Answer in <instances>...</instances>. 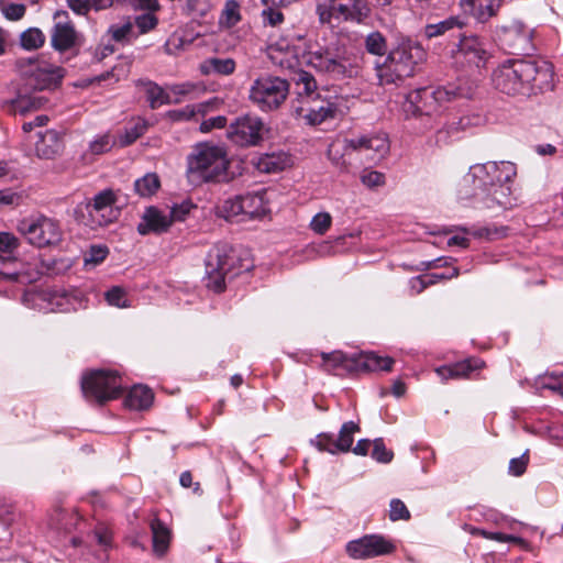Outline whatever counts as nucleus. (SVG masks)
Masks as SVG:
<instances>
[{"instance_id":"f257e3e1","label":"nucleus","mask_w":563,"mask_h":563,"mask_svg":"<svg viewBox=\"0 0 563 563\" xmlns=\"http://www.w3.org/2000/svg\"><path fill=\"white\" fill-rule=\"evenodd\" d=\"M284 62L292 69L289 80L284 79V99L286 92L292 87L297 96L291 103V113L296 119H303L309 125H318L328 119L335 118L339 107L333 101H322L312 107L319 98L314 77L305 70H295L302 65H310L317 71L329 75L334 79L351 76L354 60L344 45L330 43L314 52L307 51L305 35H297L296 43H288L284 48Z\"/></svg>"},{"instance_id":"f03ea898","label":"nucleus","mask_w":563,"mask_h":563,"mask_svg":"<svg viewBox=\"0 0 563 563\" xmlns=\"http://www.w3.org/2000/svg\"><path fill=\"white\" fill-rule=\"evenodd\" d=\"M517 175L516 165L511 162H487L470 167L464 177L466 185L472 184L471 191L461 190L465 198H473L478 208L497 210L514 206L510 183Z\"/></svg>"},{"instance_id":"7ed1b4c3","label":"nucleus","mask_w":563,"mask_h":563,"mask_svg":"<svg viewBox=\"0 0 563 563\" xmlns=\"http://www.w3.org/2000/svg\"><path fill=\"white\" fill-rule=\"evenodd\" d=\"M553 66L543 59H508L492 74L496 90L507 96H529L553 87Z\"/></svg>"},{"instance_id":"20e7f679","label":"nucleus","mask_w":563,"mask_h":563,"mask_svg":"<svg viewBox=\"0 0 563 563\" xmlns=\"http://www.w3.org/2000/svg\"><path fill=\"white\" fill-rule=\"evenodd\" d=\"M426 57L422 46L412 38L399 34L382 64H376V77L379 85H391L413 76L416 67Z\"/></svg>"},{"instance_id":"39448f33","label":"nucleus","mask_w":563,"mask_h":563,"mask_svg":"<svg viewBox=\"0 0 563 563\" xmlns=\"http://www.w3.org/2000/svg\"><path fill=\"white\" fill-rule=\"evenodd\" d=\"M186 175L191 184L228 183L230 161L225 147L198 143L187 156Z\"/></svg>"},{"instance_id":"423d86ee","label":"nucleus","mask_w":563,"mask_h":563,"mask_svg":"<svg viewBox=\"0 0 563 563\" xmlns=\"http://www.w3.org/2000/svg\"><path fill=\"white\" fill-rule=\"evenodd\" d=\"M249 268L243 265L231 246L217 244L208 252L206 258L205 286L216 294H221L227 289L228 283Z\"/></svg>"},{"instance_id":"0eeeda50","label":"nucleus","mask_w":563,"mask_h":563,"mask_svg":"<svg viewBox=\"0 0 563 563\" xmlns=\"http://www.w3.org/2000/svg\"><path fill=\"white\" fill-rule=\"evenodd\" d=\"M265 196L266 190L262 189L229 198L217 207V214L232 222L262 219L269 211Z\"/></svg>"},{"instance_id":"6e6552de","label":"nucleus","mask_w":563,"mask_h":563,"mask_svg":"<svg viewBox=\"0 0 563 563\" xmlns=\"http://www.w3.org/2000/svg\"><path fill=\"white\" fill-rule=\"evenodd\" d=\"M16 230L29 244L37 249L59 246L64 236L59 221L46 216L22 219Z\"/></svg>"},{"instance_id":"1a4fd4ad","label":"nucleus","mask_w":563,"mask_h":563,"mask_svg":"<svg viewBox=\"0 0 563 563\" xmlns=\"http://www.w3.org/2000/svg\"><path fill=\"white\" fill-rule=\"evenodd\" d=\"M15 67L25 86L33 90H54L62 85L64 68L53 66L38 58H19Z\"/></svg>"},{"instance_id":"9d476101","label":"nucleus","mask_w":563,"mask_h":563,"mask_svg":"<svg viewBox=\"0 0 563 563\" xmlns=\"http://www.w3.org/2000/svg\"><path fill=\"white\" fill-rule=\"evenodd\" d=\"M81 391L88 401L103 405L122 395L121 376L114 371H91L81 378Z\"/></svg>"},{"instance_id":"9b49d317","label":"nucleus","mask_w":563,"mask_h":563,"mask_svg":"<svg viewBox=\"0 0 563 563\" xmlns=\"http://www.w3.org/2000/svg\"><path fill=\"white\" fill-rule=\"evenodd\" d=\"M317 13L322 23L332 19L360 23L367 18L369 8L365 0H327L318 4Z\"/></svg>"},{"instance_id":"f8f14e48","label":"nucleus","mask_w":563,"mask_h":563,"mask_svg":"<svg viewBox=\"0 0 563 563\" xmlns=\"http://www.w3.org/2000/svg\"><path fill=\"white\" fill-rule=\"evenodd\" d=\"M496 35L509 53L529 55L534 51L533 30L521 20L515 19L498 26Z\"/></svg>"},{"instance_id":"ddd939ff","label":"nucleus","mask_w":563,"mask_h":563,"mask_svg":"<svg viewBox=\"0 0 563 563\" xmlns=\"http://www.w3.org/2000/svg\"><path fill=\"white\" fill-rule=\"evenodd\" d=\"M264 123L251 114L235 118L227 130V137L234 145L240 147L257 146L263 141Z\"/></svg>"},{"instance_id":"4468645a","label":"nucleus","mask_w":563,"mask_h":563,"mask_svg":"<svg viewBox=\"0 0 563 563\" xmlns=\"http://www.w3.org/2000/svg\"><path fill=\"white\" fill-rule=\"evenodd\" d=\"M250 99L262 111L277 110L282 104V78L278 76L257 78L251 87Z\"/></svg>"},{"instance_id":"2eb2a0df","label":"nucleus","mask_w":563,"mask_h":563,"mask_svg":"<svg viewBox=\"0 0 563 563\" xmlns=\"http://www.w3.org/2000/svg\"><path fill=\"white\" fill-rule=\"evenodd\" d=\"M446 102L448 91L444 88L423 87L408 93L406 110L415 115H431Z\"/></svg>"},{"instance_id":"dca6fc26","label":"nucleus","mask_w":563,"mask_h":563,"mask_svg":"<svg viewBox=\"0 0 563 563\" xmlns=\"http://www.w3.org/2000/svg\"><path fill=\"white\" fill-rule=\"evenodd\" d=\"M54 25L51 31V45L59 53L73 49L78 45L79 35L71 22L69 14L65 10H58L54 13Z\"/></svg>"},{"instance_id":"f3484780","label":"nucleus","mask_w":563,"mask_h":563,"mask_svg":"<svg viewBox=\"0 0 563 563\" xmlns=\"http://www.w3.org/2000/svg\"><path fill=\"white\" fill-rule=\"evenodd\" d=\"M394 550L395 545L389 540L377 534L364 536L346 545L349 555L357 560L390 554Z\"/></svg>"},{"instance_id":"a211bd4d","label":"nucleus","mask_w":563,"mask_h":563,"mask_svg":"<svg viewBox=\"0 0 563 563\" xmlns=\"http://www.w3.org/2000/svg\"><path fill=\"white\" fill-rule=\"evenodd\" d=\"M455 63L467 64L479 68L484 66L489 58L486 43L478 36H463L455 51L452 54Z\"/></svg>"},{"instance_id":"6ab92c4d","label":"nucleus","mask_w":563,"mask_h":563,"mask_svg":"<svg viewBox=\"0 0 563 563\" xmlns=\"http://www.w3.org/2000/svg\"><path fill=\"white\" fill-rule=\"evenodd\" d=\"M360 431L358 424L347 421L342 424L338 439L331 433H320L311 443L322 452L335 454L338 452H347L353 444V434Z\"/></svg>"},{"instance_id":"aec40b11","label":"nucleus","mask_w":563,"mask_h":563,"mask_svg":"<svg viewBox=\"0 0 563 563\" xmlns=\"http://www.w3.org/2000/svg\"><path fill=\"white\" fill-rule=\"evenodd\" d=\"M345 147L372 153V159H380L389 152V141L385 133H376L345 140Z\"/></svg>"},{"instance_id":"412c9836","label":"nucleus","mask_w":563,"mask_h":563,"mask_svg":"<svg viewBox=\"0 0 563 563\" xmlns=\"http://www.w3.org/2000/svg\"><path fill=\"white\" fill-rule=\"evenodd\" d=\"M172 224L173 220H170L169 217L152 206L145 209L142 220L137 224V232L141 235L148 233L161 234L167 232Z\"/></svg>"},{"instance_id":"4be33fe9","label":"nucleus","mask_w":563,"mask_h":563,"mask_svg":"<svg viewBox=\"0 0 563 563\" xmlns=\"http://www.w3.org/2000/svg\"><path fill=\"white\" fill-rule=\"evenodd\" d=\"M64 150L62 135L55 130H47L40 134V140L35 144V153L40 158L53 159L60 155Z\"/></svg>"},{"instance_id":"5701e85b","label":"nucleus","mask_w":563,"mask_h":563,"mask_svg":"<svg viewBox=\"0 0 563 563\" xmlns=\"http://www.w3.org/2000/svg\"><path fill=\"white\" fill-rule=\"evenodd\" d=\"M150 528L152 531L153 552L158 558H163L168 552L172 541V531L157 517L151 520Z\"/></svg>"},{"instance_id":"b1692460","label":"nucleus","mask_w":563,"mask_h":563,"mask_svg":"<svg viewBox=\"0 0 563 563\" xmlns=\"http://www.w3.org/2000/svg\"><path fill=\"white\" fill-rule=\"evenodd\" d=\"M478 366L477 361L464 360L454 364L437 367L435 373L442 382H446L449 379H462L468 377V375Z\"/></svg>"},{"instance_id":"393cba45","label":"nucleus","mask_w":563,"mask_h":563,"mask_svg":"<svg viewBox=\"0 0 563 563\" xmlns=\"http://www.w3.org/2000/svg\"><path fill=\"white\" fill-rule=\"evenodd\" d=\"M140 85L144 86L146 99L150 108L155 110L163 104H178L181 102L179 98H172L159 85L151 80H140Z\"/></svg>"},{"instance_id":"a878e982","label":"nucleus","mask_w":563,"mask_h":563,"mask_svg":"<svg viewBox=\"0 0 563 563\" xmlns=\"http://www.w3.org/2000/svg\"><path fill=\"white\" fill-rule=\"evenodd\" d=\"M154 400V394L147 386L136 385L124 398V406L132 410H146Z\"/></svg>"},{"instance_id":"bb28decb","label":"nucleus","mask_w":563,"mask_h":563,"mask_svg":"<svg viewBox=\"0 0 563 563\" xmlns=\"http://www.w3.org/2000/svg\"><path fill=\"white\" fill-rule=\"evenodd\" d=\"M448 91V102L455 99H472L478 90V80L473 78H460L456 82L443 86Z\"/></svg>"},{"instance_id":"cd10ccee","label":"nucleus","mask_w":563,"mask_h":563,"mask_svg":"<svg viewBox=\"0 0 563 563\" xmlns=\"http://www.w3.org/2000/svg\"><path fill=\"white\" fill-rule=\"evenodd\" d=\"M48 100L37 96L19 95L10 101L9 110L13 113L25 114L33 110L41 109Z\"/></svg>"},{"instance_id":"c85d7f7f","label":"nucleus","mask_w":563,"mask_h":563,"mask_svg":"<svg viewBox=\"0 0 563 563\" xmlns=\"http://www.w3.org/2000/svg\"><path fill=\"white\" fill-rule=\"evenodd\" d=\"M115 202V195L111 189L102 190L97 194L91 201L86 205V210L90 216L93 213H101L104 218V211L111 210Z\"/></svg>"},{"instance_id":"c756f323","label":"nucleus","mask_w":563,"mask_h":563,"mask_svg":"<svg viewBox=\"0 0 563 563\" xmlns=\"http://www.w3.org/2000/svg\"><path fill=\"white\" fill-rule=\"evenodd\" d=\"M20 246V240L10 232H0V262L11 263L15 261V253Z\"/></svg>"},{"instance_id":"7c9ffc66","label":"nucleus","mask_w":563,"mask_h":563,"mask_svg":"<svg viewBox=\"0 0 563 563\" xmlns=\"http://www.w3.org/2000/svg\"><path fill=\"white\" fill-rule=\"evenodd\" d=\"M147 122L143 119H137L130 125L124 128V131L119 135V144L121 147L132 145L136 140L144 135L147 131Z\"/></svg>"},{"instance_id":"2f4dec72","label":"nucleus","mask_w":563,"mask_h":563,"mask_svg":"<svg viewBox=\"0 0 563 563\" xmlns=\"http://www.w3.org/2000/svg\"><path fill=\"white\" fill-rule=\"evenodd\" d=\"M503 0H474V16L481 23L495 16L500 9Z\"/></svg>"},{"instance_id":"473e14b6","label":"nucleus","mask_w":563,"mask_h":563,"mask_svg":"<svg viewBox=\"0 0 563 563\" xmlns=\"http://www.w3.org/2000/svg\"><path fill=\"white\" fill-rule=\"evenodd\" d=\"M464 22L457 16H450L443 21L434 24H428L424 27V34L427 37L432 38L445 34L448 31L453 29H461Z\"/></svg>"},{"instance_id":"72a5a7b5","label":"nucleus","mask_w":563,"mask_h":563,"mask_svg":"<svg viewBox=\"0 0 563 563\" xmlns=\"http://www.w3.org/2000/svg\"><path fill=\"white\" fill-rule=\"evenodd\" d=\"M135 191L141 197H152L161 188V179L155 173H147L134 183Z\"/></svg>"},{"instance_id":"f704fd0d","label":"nucleus","mask_w":563,"mask_h":563,"mask_svg":"<svg viewBox=\"0 0 563 563\" xmlns=\"http://www.w3.org/2000/svg\"><path fill=\"white\" fill-rule=\"evenodd\" d=\"M394 363V358L389 356H382L373 352L366 353L362 357V365L364 366V368L372 372H389L391 371Z\"/></svg>"},{"instance_id":"c9c22d12","label":"nucleus","mask_w":563,"mask_h":563,"mask_svg":"<svg viewBox=\"0 0 563 563\" xmlns=\"http://www.w3.org/2000/svg\"><path fill=\"white\" fill-rule=\"evenodd\" d=\"M266 8L262 11L264 26H276L282 23V0H262Z\"/></svg>"},{"instance_id":"e433bc0d","label":"nucleus","mask_w":563,"mask_h":563,"mask_svg":"<svg viewBox=\"0 0 563 563\" xmlns=\"http://www.w3.org/2000/svg\"><path fill=\"white\" fill-rule=\"evenodd\" d=\"M235 62L232 58H210L206 62V65L203 66V73H216L219 75L229 76L234 73L235 70Z\"/></svg>"},{"instance_id":"4c0bfd02","label":"nucleus","mask_w":563,"mask_h":563,"mask_svg":"<svg viewBox=\"0 0 563 563\" xmlns=\"http://www.w3.org/2000/svg\"><path fill=\"white\" fill-rule=\"evenodd\" d=\"M45 43L44 33L37 27H30L21 33L20 44L26 51L41 48Z\"/></svg>"},{"instance_id":"58836bf2","label":"nucleus","mask_w":563,"mask_h":563,"mask_svg":"<svg viewBox=\"0 0 563 563\" xmlns=\"http://www.w3.org/2000/svg\"><path fill=\"white\" fill-rule=\"evenodd\" d=\"M349 151L353 150L345 147V141L343 142V144L331 143L328 147L327 155L328 158L336 168H339L340 170H346L349 164L345 159V154Z\"/></svg>"},{"instance_id":"ea45409f","label":"nucleus","mask_w":563,"mask_h":563,"mask_svg":"<svg viewBox=\"0 0 563 563\" xmlns=\"http://www.w3.org/2000/svg\"><path fill=\"white\" fill-rule=\"evenodd\" d=\"M365 48L367 53L372 55H385L387 51V43L385 36L378 31L371 32L365 37Z\"/></svg>"},{"instance_id":"a19ab883","label":"nucleus","mask_w":563,"mask_h":563,"mask_svg":"<svg viewBox=\"0 0 563 563\" xmlns=\"http://www.w3.org/2000/svg\"><path fill=\"white\" fill-rule=\"evenodd\" d=\"M241 21L240 4L235 0H228L221 13L220 22L228 27L236 25Z\"/></svg>"},{"instance_id":"79ce46f5","label":"nucleus","mask_w":563,"mask_h":563,"mask_svg":"<svg viewBox=\"0 0 563 563\" xmlns=\"http://www.w3.org/2000/svg\"><path fill=\"white\" fill-rule=\"evenodd\" d=\"M256 169L261 173H276L282 169V158L274 154H265L254 163Z\"/></svg>"},{"instance_id":"37998d69","label":"nucleus","mask_w":563,"mask_h":563,"mask_svg":"<svg viewBox=\"0 0 563 563\" xmlns=\"http://www.w3.org/2000/svg\"><path fill=\"white\" fill-rule=\"evenodd\" d=\"M104 298L110 306L118 308H126L130 305L128 303L126 292L120 286L111 287L106 294Z\"/></svg>"},{"instance_id":"c03bdc74","label":"nucleus","mask_w":563,"mask_h":563,"mask_svg":"<svg viewBox=\"0 0 563 563\" xmlns=\"http://www.w3.org/2000/svg\"><path fill=\"white\" fill-rule=\"evenodd\" d=\"M372 457L379 463H389L393 460V452L387 450L383 439L378 438L373 441Z\"/></svg>"},{"instance_id":"a18cd8bd","label":"nucleus","mask_w":563,"mask_h":563,"mask_svg":"<svg viewBox=\"0 0 563 563\" xmlns=\"http://www.w3.org/2000/svg\"><path fill=\"white\" fill-rule=\"evenodd\" d=\"M332 217L328 212H319L317 213L311 222L310 228L313 232L318 234H324L331 227Z\"/></svg>"},{"instance_id":"49530a36","label":"nucleus","mask_w":563,"mask_h":563,"mask_svg":"<svg viewBox=\"0 0 563 563\" xmlns=\"http://www.w3.org/2000/svg\"><path fill=\"white\" fill-rule=\"evenodd\" d=\"M322 366L325 371L331 372L343 366L346 362V356L340 351H334L332 353H322Z\"/></svg>"},{"instance_id":"de8ad7c7","label":"nucleus","mask_w":563,"mask_h":563,"mask_svg":"<svg viewBox=\"0 0 563 563\" xmlns=\"http://www.w3.org/2000/svg\"><path fill=\"white\" fill-rule=\"evenodd\" d=\"M389 518L391 521L408 520L410 512L402 500L395 498L390 500Z\"/></svg>"},{"instance_id":"09e8293b","label":"nucleus","mask_w":563,"mask_h":563,"mask_svg":"<svg viewBox=\"0 0 563 563\" xmlns=\"http://www.w3.org/2000/svg\"><path fill=\"white\" fill-rule=\"evenodd\" d=\"M114 142L111 140V136L109 134H103L93 140L89 147L92 154L100 155L109 152Z\"/></svg>"},{"instance_id":"8fccbe9b","label":"nucleus","mask_w":563,"mask_h":563,"mask_svg":"<svg viewBox=\"0 0 563 563\" xmlns=\"http://www.w3.org/2000/svg\"><path fill=\"white\" fill-rule=\"evenodd\" d=\"M158 24V19L153 13H145L135 19L140 34H145L154 30Z\"/></svg>"},{"instance_id":"3c124183","label":"nucleus","mask_w":563,"mask_h":563,"mask_svg":"<svg viewBox=\"0 0 563 563\" xmlns=\"http://www.w3.org/2000/svg\"><path fill=\"white\" fill-rule=\"evenodd\" d=\"M26 12V7L22 3H9L2 8V13L10 21L21 20Z\"/></svg>"},{"instance_id":"603ef678","label":"nucleus","mask_w":563,"mask_h":563,"mask_svg":"<svg viewBox=\"0 0 563 563\" xmlns=\"http://www.w3.org/2000/svg\"><path fill=\"white\" fill-rule=\"evenodd\" d=\"M541 387L552 390L563 397V373L559 375L551 374L544 377Z\"/></svg>"},{"instance_id":"864d4df0","label":"nucleus","mask_w":563,"mask_h":563,"mask_svg":"<svg viewBox=\"0 0 563 563\" xmlns=\"http://www.w3.org/2000/svg\"><path fill=\"white\" fill-rule=\"evenodd\" d=\"M169 91L183 101V97L194 93L199 90V86L194 82L175 84L168 87Z\"/></svg>"},{"instance_id":"5fc2aeb1","label":"nucleus","mask_w":563,"mask_h":563,"mask_svg":"<svg viewBox=\"0 0 563 563\" xmlns=\"http://www.w3.org/2000/svg\"><path fill=\"white\" fill-rule=\"evenodd\" d=\"M108 249L107 246L102 245H92L89 249V252L87 256L85 257L86 263H92L95 265L102 263L106 257L108 256Z\"/></svg>"},{"instance_id":"6e6d98bb","label":"nucleus","mask_w":563,"mask_h":563,"mask_svg":"<svg viewBox=\"0 0 563 563\" xmlns=\"http://www.w3.org/2000/svg\"><path fill=\"white\" fill-rule=\"evenodd\" d=\"M22 195L11 189L0 190V208L1 207H15L21 205Z\"/></svg>"},{"instance_id":"4d7b16f0","label":"nucleus","mask_w":563,"mask_h":563,"mask_svg":"<svg viewBox=\"0 0 563 563\" xmlns=\"http://www.w3.org/2000/svg\"><path fill=\"white\" fill-rule=\"evenodd\" d=\"M166 117L173 122L190 121L194 119V109L188 104L181 109L169 110Z\"/></svg>"},{"instance_id":"13d9d810","label":"nucleus","mask_w":563,"mask_h":563,"mask_svg":"<svg viewBox=\"0 0 563 563\" xmlns=\"http://www.w3.org/2000/svg\"><path fill=\"white\" fill-rule=\"evenodd\" d=\"M98 544L102 547H110L112 542V532L104 523H98L93 530Z\"/></svg>"},{"instance_id":"bf43d9fd","label":"nucleus","mask_w":563,"mask_h":563,"mask_svg":"<svg viewBox=\"0 0 563 563\" xmlns=\"http://www.w3.org/2000/svg\"><path fill=\"white\" fill-rule=\"evenodd\" d=\"M228 124V119L224 115H217L209 118L201 122L200 131L202 133H208L214 129H223Z\"/></svg>"},{"instance_id":"052dcab7","label":"nucleus","mask_w":563,"mask_h":563,"mask_svg":"<svg viewBox=\"0 0 563 563\" xmlns=\"http://www.w3.org/2000/svg\"><path fill=\"white\" fill-rule=\"evenodd\" d=\"M361 180H362L363 185H365L366 187L375 188V187H378V186H382L385 184V176H384V174H382L379 172L371 170V172H365L361 176Z\"/></svg>"},{"instance_id":"680f3d73","label":"nucleus","mask_w":563,"mask_h":563,"mask_svg":"<svg viewBox=\"0 0 563 563\" xmlns=\"http://www.w3.org/2000/svg\"><path fill=\"white\" fill-rule=\"evenodd\" d=\"M528 460L527 452L519 457L511 459L509 462V473L514 476H521L527 470Z\"/></svg>"},{"instance_id":"e2e57ef3","label":"nucleus","mask_w":563,"mask_h":563,"mask_svg":"<svg viewBox=\"0 0 563 563\" xmlns=\"http://www.w3.org/2000/svg\"><path fill=\"white\" fill-rule=\"evenodd\" d=\"M67 7L80 16H87L91 11L90 0H66Z\"/></svg>"},{"instance_id":"0e129e2a","label":"nucleus","mask_w":563,"mask_h":563,"mask_svg":"<svg viewBox=\"0 0 563 563\" xmlns=\"http://www.w3.org/2000/svg\"><path fill=\"white\" fill-rule=\"evenodd\" d=\"M191 208H194V205L188 201L176 205L170 210L169 219L173 220V223L176 221H184L189 214Z\"/></svg>"},{"instance_id":"69168bd1","label":"nucleus","mask_w":563,"mask_h":563,"mask_svg":"<svg viewBox=\"0 0 563 563\" xmlns=\"http://www.w3.org/2000/svg\"><path fill=\"white\" fill-rule=\"evenodd\" d=\"M132 24L128 22L121 26H111L109 32L113 41L122 42L132 32Z\"/></svg>"},{"instance_id":"338daca9","label":"nucleus","mask_w":563,"mask_h":563,"mask_svg":"<svg viewBox=\"0 0 563 563\" xmlns=\"http://www.w3.org/2000/svg\"><path fill=\"white\" fill-rule=\"evenodd\" d=\"M266 55L274 65H282V46L278 42L271 43L266 47Z\"/></svg>"},{"instance_id":"774afa93","label":"nucleus","mask_w":563,"mask_h":563,"mask_svg":"<svg viewBox=\"0 0 563 563\" xmlns=\"http://www.w3.org/2000/svg\"><path fill=\"white\" fill-rule=\"evenodd\" d=\"M130 4L140 10H148L151 12L158 11L161 5L157 0H129Z\"/></svg>"}]
</instances>
